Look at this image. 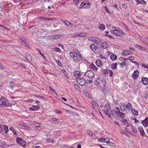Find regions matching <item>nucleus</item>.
<instances>
[{
	"instance_id": "obj_1",
	"label": "nucleus",
	"mask_w": 148,
	"mask_h": 148,
	"mask_svg": "<svg viewBox=\"0 0 148 148\" xmlns=\"http://www.w3.org/2000/svg\"><path fill=\"white\" fill-rule=\"evenodd\" d=\"M96 82L98 86H99L103 90L104 89H105L106 81L104 79H101V80H99V79H97ZM103 91H104V90Z\"/></svg>"
},
{
	"instance_id": "obj_2",
	"label": "nucleus",
	"mask_w": 148,
	"mask_h": 148,
	"mask_svg": "<svg viewBox=\"0 0 148 148\" xmlns=\"http://www.w3.org/2000/svg\"><path fill=\"white\" fill-rule=\"evenodd\" d=\"M70 54L75 62H78L81 60L82 58L80 55L73 52H71Z\"/></svg>"
},
{
	"instance_id": "obj_3",
	"label": "nucleus",
	"mask_w": 148,
	"mask_h": 148,
	"mask_svg": "<svg viewBox=\"0 0 148 148\" xmlns=\"http://www.w3.org/2000/svg\"><path fill=\"white\" fill-rule=\"evenodd\" d=\"M9 104V102L5 98L2 97L0 98V106L6 107Z\"/></svg>"
},
{
	"instance_id": "obj_4",
	"label": "nucleus",
	"mask_w": 148,
	"mask_h": 148,
	"mask_svg": "<svg viewBox=\"0 0 148 148\" xmlns=\"http://www.w3.org/2000/svg\"><path fill=\"white\" fill-rule=\"evenodd\" d=\"M84 75L87 77L91 78L94 77V74L92 71L91 70H88L85 73Z\"/></svg>"
},
{
	"instance_id": "obj_5",
	"label": "nucleus",
	"mask_w": 148,
	"mask_h": 148,
	"mask_svg": "<svg viewBox=\"0 0 148 148\" xmlns=\"http://www.w3.org/2000/svg\"><path fill=\"white\" fill-rule=\"evenodd\" d=\"M17 143L22 146L25 147L26 146V143L25 141L20 138H17L16 139Z\"/></svg>"
},
{
	"instance_id": "obj_6",
	"label": "nucleus",
	"mask_w": 148,
	"mask_h": 148,
	"mask_svg": "<svg viewBox=\"0 0 148 148\" xmlns=\"http://www.w3.org/2000/svg\"><path fill=\"white\" fill-rule=\"evenodd\" d=\"M76 81L81 86L84 85L86 82L84 79L82 78H78L76 79Z\"/></svg>"
},
{
	"instance_id": "obj_7",
	"label": "nucleus",
	"mask_w": 148,
	"mask_h": 148,
	"mask_svg": "<svg viewBox=\"0 0 148 148\" xmlns=\"http://www.w3.org/2000/svg\"><path fill=\"white\" fill-rule=\"evenodd\" d=\"M122 30H121L119 28H118L117 29H114L113 30L110 31V32L117 36H120V33L121 32H122Z\"/></svg>"
},
{
	"instance_id": "obj_8",
	"label": "nucleus",
	"mask_w": 148,
	"mask_h": 148,
	"mask_svg": "<svg viewBox=\"0 0 148 148\" xmlns=\"http://www.w3.org/2000/svg\"><path fill=\"white\" fill-rule=\"evenodd\" d=\"M90 48L94 52L96 53L98 49L97 44L94 43L92 44L90 46Z\"/></svg>"
},
{
	"instance_id": "obj_9",
	"label": "nucleus",
	"mask_w": 148,
	"mask_h": 148,
	"mask_svg": "<svg viewBox=\"0 0 148 148\" xmlns=\"http://www.w3.org/2000/svg\"><path fill=\"white\" fill-rule=\"evenodd\" d=\"M89 67L90 69H92L94 71H97L98 68H97L93 64H91L89 66Z\"/></svg>"
},
{
	"instance_id": "obj_10",
	"label": "nucleus",
	"mask_w": 148,
	"mask_h": 148,
	"mask_svg": "<svg viewBox=\"0 0 148 148\" xmlns=\"http://www.w3.org/2000/svg\"><path fill=\"white\" fill-rule=\"evenodd\" d=\"M91 40L94 42H95L97 43H100L101 42L100 40L98 38H95L94 37H92V39Z\"/></svg>"
},
{
	"instance_id": "obj_11",
	"label": "nucleus",
	"mask_w": 148,
	"mask_h": 148,
	"mask_svg": "<svg viewBox=\"0 0 148 148\" xmlns=\"http://www.w3.org/2000/svg\"><path fill=\"white\" fill-rule=\"evenodd\" d=\"M141 123L144 127H147L148 124V117H146L144 121L141 122Z\"/></svg>"
},
{
	"instance_id": "obj_12",
	"label": "nucleus",
	"mask_w": 148,
	"mask_h": 148,
	"mask_svg": "<svg viewBox=\"0 0 148 148\" xmlns=\"http://www.w3.org/2000/svg\"><path fill=\"white\" fill-rule=\"evenodd\" d=\"M64 36L63 35H53L52 36V38L53 39L62 38Z\"/></svg>"
},
{
	"instance_id": "obj_13",
	"label": "nucleus",
	"mask_w": 148,
	"mask_h": 148,
	"mask_svg": "<svg viewBox=\"0 0 148 148\" xmlns=\"http://www.w3.org/2000/svg\"><path fill=\"white\" fill-rule=\"evenodd\" d=\"M141 81L143 83L144 85H147L148 84V78L147 77H142Z\"/></svg>"
},
{
	"instance_id": "obj_14",
	"label": "nucleus",
	"mask_w": 148,
	"mask_h": 148,
	"mask_svg": "<svg viewBox=\"0 0 148 148\" xmlns=\"http://www.w3.org/2000/svg\"><path fill=\"white\" fill-rule=\"evenodd\" d=\"M139 73L137 70L135 71L132 74V77L135 79H136L138 76Z\"/></svg>"
},
{
	"instance_id": "obj_15",
	"label": "nucleus",
	"mask_w": 148,
	"mask_h": 148,
	"mask_svg": "<svg viewBox=\"0 0 148 148\" xmlns=\"http://www.w3.org/2000/svg\"><path fill=\"white\" fill-rule=\"evenodd\" d=\"M25 56L26 59L29 62L32 61V58L31 56L29 54L26 53L25 54Z\"/></svg>"
},
{
	"instance_id": "obj_16",
	"label": "nucleus",
	"mask_w": 148,
	"mask_h": 148,
	"mask_svg": "<svg viewBox=\"0 0 148 148\" xmlns=\"http://www.w3.org/2000/svg\"><path fill=\"white\" fill-rule=\"evenodd\" d=\"M62 22L64 23L67 26H69L70 27H72L73 26V25L69 21L66 20H64L62 21Z\"/></svg>"
},
{
	"instance_id": "obj_17",
	"label": "nucleus",
	"mask_w": 148,
	"mask_h": 148,
	"mask_svg": "<svg viewBox=\"0 0 148 148\" xmlns=\"http://www.w3.org/2000/svg\"><path fill=\"white\" fill-rule=\"evenodd\" d=\"M96 63L97 66H101L103 65V63L100 60L98 59L96 60Z\"/></svg>"
},
{
	"instance_id": "obj_18",
	"label": "nucleus",
	"mask_w": 148,
	"mask_h": 148,
	"mask_svg": "<svg viewBox=\"0 0 148 148\" xmlns=\"http://www.w3.org/2000/svg\"><path fill=\"white\" fill-rule=\"evenodd\" d=\"M39 108V106L38 105L34 106L33 105L32 107H30L29 108V110H31L32 111H35L37 109H38Z\"/></svg>"
},
{
	"instance_id": "obj_19",
	"label": "nucleus",
	"mask_w": 148,
	"mask_h": 148,
	"mask_svg": "<svg viewBox=\"0 0 148 148\" xmlns=\"http://www.w3.org/2000/svg\"><path fill=\"white\" fill-rule=\"evenodd\" d=\"M101 46L103 48L106 49L108 47V44L107 42H105L101 43Z\"/></svg>"
},
{
	"instance_id": "obj_20",
	"label": "nucleus",
	"mask_w": 148,
	"mask_h": 148,
	"mask_svg": "<svg viewBox=\"0 0 148 148\" xmlns=\"http://www.w3.org/2000/svg\"><path fill=\"white\" fill-rule=\"evenodd\" d=\"M140 134L143 136H144L145 135V133L144 132L143 129L142 127H140L138 128Z\"/></svg>"
},
{
	"instance_id": "obj_21",
	"label": "nucleus",
	"mask_w": 148,
	"mask_h": 148,
	"mask_svg": "<svg viewBox=\"0 0 148 148\" xmlns=\"http://www.w3.org/2000/svg\"><path fill=\"white\" fill-rule=\"evenodd\" d=\"M125 114L124 113L120 112V111H118L117 116H120L121 117H124Z\"/></svg>"
},
{
	"instance_id": "obj_22",
	"label": "nucleus",
	"mask_w": 148,
	"mask_h": 148,
	"mask_svg": "<svg viewBox=\"0 0 148 148\" xmlns=\"http://www.w3.org/2000/svg\"><path fill=\"white\" fill-rule=\"evenodd\" d=\"M74 75L77 78H79V77L80 76V73L78 71H76L74 73Z\"/></svg>"
},
{
	"instance_id": "obj_23",
	"label": "nucleus",
	"mask_w": 148,
	"mask_h": 148,
	"mask_svg": "<svg viewBox=\"0 0 148 148\" xmlns=\"http://www.w3.org/2000/svg\"><path fill=\"white\" fill-rule=\"evenodd\" d=\"M131 52L129 50H124L122 51V54L124 55H127L130 54Z\"/></svg>"
},
{
	"instance_id": "obj_24",
	"label": "nucleus",
	"mask_w": 148,
	"mask_h": 148,
	"mask_svg": "<svg viewBox=\"0 0 148 148\" xmlns=\"http://www.w3.org/2000/svg\"><path fill=\"white\" fill-rule=\"evenodd\" d=\"M137 4L140 3L143 5L145 4L146 2L143 0H136Z\"/></svg>"
},
{
	"instance_id": "obj_25",
	"label": "nucleus",
	"mask_w": 148,
	"mask_h": 148,
	"mask_svg": "<svg viewBox=\"0 0 148 148\" xmlns=\"http://www.w3.org/2000/svg\"><path fill=\"white\" fill-rule=\"evenodd\" d=\"M104 111L110 110V106L109 104H106L104 106Z\"/></svg>"
},
{
	"instance_id": "obj_26",
	"label": "nucleus",
	"mask_w": 148,
	"mask_h": 148,
	"mask_svg": "<svg viewBox=\"0 0 148 148\" xmlns=\"http://www.w3.org/2000/svg\"><path fill=\"white\" fill-rule=\"evenodd\" d=\"M3 130L4 129L5 131V132L7 133L8 131V127L6 125H2Z\"/></svg>"
},
{
	"instance_id": "obj_27",
	"label": "nucleus",
	"mask_w": 148,
	"mask_h": 148,
	"mask_svg": "<svg viewBox=\"0 0 148 148\" xmlns=\"http://www.w3.org/2000/svg\"><path fill=\"white\" fill-rule=\"evenodd\" d=\"M110 58L112 60H115L117 58V56L115 54H112L110 55Z\"/></svg>"
},
{
	"instance_id": "obj_28",
	"label": "nucleus",
	"mask_w": 148,
	"mask_h": 148,
	"mask_svg": "<svg viewBox=\"0 0 148 148\" xmlns=\"http://www.w3.org/2000/svg\"><path fill=\"white\" fill-rule=\"evenodd\" d=\"M131 110L133 114L134 115H137L138 113L137 111L135 109H131Z\"/></svg>"
},
{
	"instance_id": "obj_29",
	"label": "nucleus",
	"mask_w": 148,
	"mask_h": 148,
	"mask_svg": "<svg viewBox=\"0 0 148 148\" xmlns=\"http://www.w3.org/2000/svg\"><path fill=\"white\" fill-rule=\"evenodd\" d=\"M19 40L22 42L25 45H26V40L24 37H21L19 38Z\"/></svg>"
},
{
	"instance_id": "obj_30",
	"label": "nucleus",
	"mask_w": 148,
	"mask_h": 148,
	"mask_svg": "<svg viewBox=\"0 0 148 148\" xmlns=\"http://www.w3.org/2000/svg\"><path fill=\"white\" fill-rule=\"evenodd\" d=\"M117 65V63H116L112 64L111 65L112 69L114 70L116 69V68Z\"/></svg>"
},
{
	"instance_id": "obj_31",
	"label": "nucleus",
	"mask_w": 148,
	"mask_h": 148,
	"mask_svg": "<svg viewBox=\"0 0 148 148\" xmlns=\"http://www.w3.org/2000/svg\"><path fill=\"white\" fill-rule=\"evenodd\" d=\"M118 111H116L115 110L112 109L111 111V114L112 115H114L116 114V116H117V114Z\"/></svg>"
},
{
	"instance_id": "obj_32",
	"label": "nucleus",
	"mask_w": 148,
	"mask_h": 148,
	"mask_svg": "<svg viewBox=\"0 0 148 148\" xmlns=\"http://www.w3.org/2000/svg\"><path fill=\"white\" fill-rule=\"evenodd\" d=\"M99 28L101 30H104L105 29V26L103 24H101L99 26Z\"/></svg>"
},
{
	"instance_id": "obj_33",
	"label": "nucleus",
	"mask_w": 148,
	"mask_h": 148,
	"mask_svg": "<svg viewBox=\"0 0 148 148\" xmlns=\"http://www.w3.org/2000/svg\"><path fill=\"white\" fill-rule=\"evenodd\" d=\"M84 36L82 34V33H80L78 34H75L73 36V37L74 38H76L77 37H84Z\"/></svg>"
},
{
	"instance_id": "obj_34",
	"label": "nucleus",
	"mask_w": 148,
	"mask_h": 148,
	"mask_svg": "<svg viewBox=\"0 0 148 148\" xmlns=\"http://www.w3.org/2000/svg\"><path fill=\"white\" fill-rule=\"evenodd\" d=\"M121 121L124 123V125L126 126L127 127H128L130 126L129 124L128 123L126 119H125L124 120Z\"/></svg>"
},
{
	"instance_id": "obj_35",
	"label": "nucleus",
	"mask_w": 148,
	"mask_h": 148,
	"mask_svg": "<svg viewBox=\"0 0 148 148\" xmlns=\"http://www.w3.org/2000/svg\"><path fill=\"white\" fill-rule=\"evenodd\" d=\"M15 63L17 64V65L22 66L23 67V69H25V66L24 64H23V63H21L19 62H15Z\"/></svg>"
},
{
	"instance_id": "obj_36",
	"label": "nucleus",
	"mask_w": 148,
	"mask_h": 148,
	"mask_svg": "<svg viewBox=\"0 0 148 148\" xmlns=\"http://www.w3.org/2000/svg\"><path fill=\"white\" fill-rule=\"evenodd\" d=\"M127 108L128 110H130L132 107L131 104L130 103H128L126 105Z\"/></svg>"
},
{
	"instance_id": "obj_37",
	"label": "nucleus",
	"mask_w": 148,
	"mask_h": 148,
	"mask_svg": "<svg viewBox=\"0 0 148 148\" xmlns=\"http://www.w3.org/2000/svg\"><path fill=\"white\" fill-rule=\"evenodd\" d=\"M33 125L34 126L36 127H39L40 126V124L37 122H35L34 123Z\"/></svg>"
},
{
	"instance_id": "obj_38",
	"label": "nucleus",
	"mask_w": 148,
	"mask_h": 148,
	"mask_svg": "<svg viewBox=\"0 0 148 148\" xmlns=\"http://www.w3.org/2000/svg\"><path fill=\"white\" fill-rule=\"evenodd\" d=\"M87 133L89 135L90 137H92V133L90 130H88L87 131Z\"/></svg>"
},
{
	"instance_id": "obj_39",
	"label": "nucleus",
	"mask_w": 148,
	"mask_h": 148,
	"mask_svg": "<svg viewBox=\"0 0 148 148\" xmlns=\"http://www.w3.org/2000/svg\"><path fill=\"white\" fill-rule=\"evenodd\" d=\"M9 84L10 87L12 89L15 86V84L14 82H10Z\"/></svg>"
},
{
	"instance_id": "obj_40",
	"label": "nucleus",
	"mask_w": 148,
	"mask_h": 148,
	"mask_svg": "<svg viewBox=\"0 0 148 148\" xmlns=\"http://www.w3.org/2000/svg\"><path fill=\"white\" fill-rule=\"evenodd\" d=\"M23 129L25 130H30L31 129V128L30 127L28 126H26V124L25 125V126H24Z\"/></svg>"
},
{
	"instance_id": "obj_41",
	"label": "nucleus",
	"mask_w": 148,
	"mask_h": 148,
	"mask_svg": "<svg viewBox=\"0 0 148 148\" xmlns=\"http://www.w3.org/2000/svg\"><path fill=\"white\" fill-rule=\"evenodd\" d=\"M9 129L14 134H16V132L15 131V130L14 129L13 127H11L9 128Z\"/></svg>"
},
{
	"instance_id": "obj_42",
	"label": "nucleus",
	"mask_w": 148,
	"mask_h": 148,
	"mask_svg": "<svg viewBox=\"0 0 148 148\" xmlns=\"http://www.w3.org/2000/svg\"><path fill=\"white\" fill-rule=\"evenodd\" d=\"M120 108L121 110L122 111H125L126 109L127 108L126 106H124V107L123 108L121 107V106H120Z\"/></svg>"
},
{
	"instance_id": "obj_43",
	"label": "nucleus",
	"mask_w": 148,
	"mask_h": 148,
	"mask_svg": "<svg viewBox=\"0 0 148 148\" xmlns=\"http://www.w3.org/2000/svg\"><path fill=\"white\" fill-rule=\"evenodd\" d=\"M132 131L135 133H136L137 132V130L135 128H134L133 126H132Z\"/></svg>"
},
{
	"instance_id": "obj_44",
	"label": "nucleus",
	"mask_w": 148,
	"mask_h": 148,
	"mask_svg": "<svg viewBox=\"0 0 148 148\" xmlns=\"http://www.w3.org/2000/svg\"><path fill=\"white\" fill-rule=\"evenodd\" d=\"M108 145H110L112 147L114 146L115 145V144L110 142L109 143H108Z\"/></svg>"
},
{
	"instance_id": "obj_45",
	"label": "nucleus",
	"mask_w": 148,
	"mask_h": 148,
	"mask_svg": "<svg viewBox=\"0 0 148 148\" xmlns=\"http://www.w3.org/2000/svg\"><path fill=\"white\" fill-rule=\"evenodd\" d=\"M104 111L105 114L106 115H108V114H109L110 113L109 110Z\"/></svg>"
},
{
	"instance_id": "obj_46",
	"label": "nucleus",
	"mask_w": 148,
	"mask_h": 148,
	"mask_svg": "<svg viewBox=\"0 0 148 148\" xmlns=\"http://www.w3.org/2000/svg\"><path fill=\"white\" fill-rule=\"evenodd\" d=\"M55 112L56 113L58 114H61L62 113L60 110H56L55 111Z\"/></svg>"
},
{
	"instance_id": "obj_47",
	"label": "nucleus",
	"mask_w": 148,
	"mask_h": 148,
	"mask_svg": "<svg viewBox=\"0 0 148 148\" xmlns=\"http://www.w3.org/2000/svg\"><path fill=\"white\" fill-rule=\"evenodd\" d=\"M34 95L37 97H38L40 98H43V99H44V98H45V97H43L42 96H40V95Z\"/></svg>"
},
{
	"instance_id": "obj_48",
	"label": "nucleus",
	"mask_w": 148,
	"mask_h": 148,
	"mask_svg": "<svg viewBox=\"0 0 148 148\" xmlns=\"http://www.w3.org/2000/svg\"><path fill=\"white\" fill-rule=\"evenodd\" d=\"M75 88L77 90H79L80 89L79 87L78 86L77 84H75L74 85Z\"/></svg>"
},
{
	"instance_id": "obj_49",
	"label": "nucleus",
	"mask_w": 148,
	"mask_h": 148,
	"mask_svg": "<svg viewBox=\"0 0 148 148\" xmlns=\"http://www.w3.org/2000/svg\"><path fill=\"white\" fill-rule=\"evenodd\" d=\"M142 66L144 67L145 68L147 69L148 68V65L146 64H142Z\"/></svg>"
},
{
	"instance_id": "obj_50",
	"label": "nucleus",
	"mask_w": 148,
	"mask_h": 148,
	"mask_svg": "<svg viewBox=\"0 0 148 148\" xmlns=\"http://www.w3.org/2000/svg\"><path fill=\"white\" fill-rule=\"evenodd\" d=\"M104 8H105L106 11V12L109 13H110V12L108 10V8L106 6L104 7Z\"/></svg>"
},
{
	"instance_id": "obj_51",
	"label": "nucleus",
	"mask_w": 148,
	"mask_h": 148,
	"mask_svg": "<svg viewBox=\"0 0 148 148\" xmlns=\"http://www.w3.org/2000/svg\"><path fill=\"white\" fill-rule=\"evenodd\" d=\"M120 64L121 65V67L123 68L124 65L125 64V61H123L121 63H120Z\"/></svg>"
},
{
	"instance_id": "obj_52",
	"label": "nucleus",
	"mask_w": 148,
	"mask_h": 148,
	"mask_svg": "<svg viewBox=\"0 0 148 148\" xmlns=\"http://www.w3.org/2000/svg\"><path fill=\"white\" fill-rule=\"evenodd\" d=\"M62 72L63 74H64L65 76H67V74L66 72L65 71V70L63 69L62 70Z\"/></svg>"
},
{
	"instance_id": "obj_53",
	"label": "nucleus",
	"mask_w": 148,
	"mask_h": 148,
	"mask_svg": "<svg viewBox=\"0 0 148 148\" xmlns=\"http://www.w3.org/2000/svg\"><path fill=\"white\" fill-rule=\"evenodd\" d=\"M45 20L48 21V20H52L53 19V18H49V17H46L45 18Z\"/></svg>"
},
{
	"instance_id": "obj_54",
	"label": "nucleus",
	"mask_w": 148,
	"mask_h": 148,
	"mask_svg": "<svg viewBox=\"0 0 148 148\" xmlns=\"http://www.w3.org/2000/svg\"><path fill=\"white\" fill-rule=\"evenodd\" d=\"M108 71L107 69L103 70V73L104 74L106 73H108Z\"/></svg>"
},
{
	"instance_id": "obj_55",
	"label": "nucleus",
	"mask_w": 148,
	"mask_h": 148,
	"mask_svg": "<svg viewBox=\"0 0 148 148\" xmlns=\"http://www.w3.org/2000/svg\"><path fill=\"white\" fill-rule=\"evenodd\" d=\"M92 104L93 106V107L94 108V105H95V106H96V105H98L97 104V103L94 101H92Z\"/></svg>"
},
{
	"instance_id": "obj_56",
	"label": "nucleus",
	"mask_w": 148,
	"mask_h": 148,
	"mask_svg": "<svg viewBox=\"0 0 148 148\" xmlns=\"http://www.w3.org/2000/svg\"><path fill=\"white\" fill-rule=\"evenodd\" d=\"M56 62L58 63V65L60 66H62V64L60 61L57 60Z\"/></svg>"
},
{
	"instance_id": "obj_57",
	"label": "nucleus",
	"mask_w": 148,
	"mask_h": 148,
	"mask_svg": "<svg viewBox=\"0 0 148 148\" xmlns=\"http://www.w3.org/2000/svg\"><path fill=\"white\" fill-rule=\"evenodd\" d=\"M38 51L39 52L40 54L44 58H45L46 57L44 56L43 54L41 53V51L40 50H38Z\"/></svg>"
},
{
	"instance_id": "obj_58",
	"label": "nucleus",
	"mask_w": 148,
	"mask_h": 148,
	"mask_svg": "<svg viewBox=\"0 0 148 148\" xmlns=\"http://www.w3.org/2000/svg\"><path fill=\"white\" fill-rule=\"evenodd\" d=\"M128 59H129V60H134V58L133 56H131V57H129Z\"/></svg>"
},
{
	"instance_id": "obj_59",
	"label": "nucleus",
	"mask_w": 148,
	"mask_h": 148,
	"mask_svg": "<svg viewBox=\"0 0 148 148\" xmlns=\"http://www.w3.org/2000/svg\"><path fill=\"white\" fill-rule=\"evenodd\" d=\"M19 125L23 127L25 125V124L24 123L21 122L20 123Z\"/></svg>"
},
{
	"instance_id": "obj_60",
	"label": "nucleus",
	"mask_w": 148,
	"mask_h": 148,
	"mask_svg": "<svg viewBox=\"0 0 148 148\" xmlns=\"http://www.w3.org/2000/svg\"><path fill=\"white\" fill-rule=\"evenodd\" d=\"M81 3H82V5H83V6H84V5L86 4L87 3V1H84L83 2H82Z\"/></svg>"
},
{
	"instance_id": "obj_61",
	"label": "nucleus",
	"mask_w": 148,
	"mask_h": 148,
	"mask_svg": "<svg viewBox=\"0 0 148 148\" xmlns=\"http://www.w3.org/2000/svg\"><path fill=\"white\" fill-rule=\"evenodd\" d=\"M120 106H121V107H122V106H123V107H124L125 103L123 102H121L119 106L120 107Z\"/></svg>"
},
{
	"instance_id": "obj_62",
	"label": "nucleus",
	"mask_w": 148,
	"mask_h": 148,
	"mask_svg": "<svg viewBox=\"0 0 148 148\" xmlns=\"http://www.w3.org/2000/svg\"><path fill=\"white\" fill-rule=\"evenodd\" d=\"M80 0H74L73 1L75 3L77 4L80 1Z\"/></svg>"
},
{
	"instance_id": "obj_63",
	"label": "nucleus",
	"mask_w": 148,
	"mask_h": 148,
	"mask_svg": "<svg viewBox=\"0 0 148 148\" xmlns=\"http://www.w3.org/2000/svg\"><path fill=\"white\" fill-rule=\"evenodd\" d=\"M109 73L110 75V76L111 77L113 75V72L111 71H110V70H109Z\"/></svg>"
},
{
	"instance_id": "obj_64",
	"label": "nucleus",
	"mask_w": 148,
	"mask_h": 148,
	"mask_svg": "<svg viewBox=\"0 0 148 148\" xmlns=\"http://www.w3.org/2000/svg\"><path fill=\"white\" fill-rule=\"evenodd\" d=\"M144 41L146 43L148 42V38H145L144 40Z\"/></svg>"
}]
</instances>
